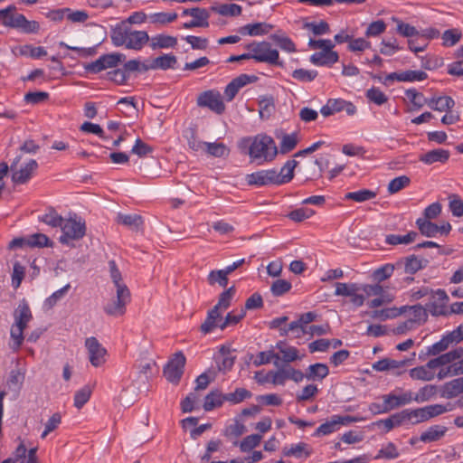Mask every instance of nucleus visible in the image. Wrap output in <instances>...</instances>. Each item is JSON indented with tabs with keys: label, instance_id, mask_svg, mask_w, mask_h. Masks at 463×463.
<instances>
[{
	"label": "nucleus",
	"instance_id": "1",
	"mask_svg": "<svg viewBox=\"0 0 463 463\" xmlns=\"http://www.w3.org/2000/svg\"><path fill=\"white\" fill-rule=\"evenodd\" d=\"M0 23L12 29L26 34L37 33L40 31V24L34 20H28L24 14L17 13L14 5L0 10Z\"/></svg>",
	"mask_w": 463,
	"mask_h": 463
},
{
	"label": "nucleus",
	"instance_id": "2",
	"mask_svg": "<svg viewBox=\"0 0 463 463\" xmlns=\"http://www.w3.org/2000/svg\"><path fill=\"white\" fill-rule=\"evenodd\" d=\"M277 155L278 148L271 137L266 134H259L254 137L249 147V156L252 160L270 162Z\"/></svg>",
	"mask_w": 463,
	"mask_h": 463
},
{
	"label": "nucleus",
	"instance_id": "3",
	"mask_svg": "<svg viewBox=\"0 0 463 463\" xmlns=\"http://www.w3.org/2000/svg\"><path fill=\"white\" fill-rule=\"evenodd\" d=\"M61 230L62 233L59 241L63 245H69L71 241H79L85 236V220L76 213H71L68 218H64Z\"/></svg>",
	"mask_w": 463,
	"mask_h": 463
},
{
	"label": "nucleus",
	"instance_id": "4",
	"mask_svg": "<svg viewBox=\"0 0 463 463\" xmlns=\"http://www.w3.org/2000/svg\"><path fill=\"white\" fill-rule=\"evenodd\" d=\"M292 180L291 169L288 168V174L278 176V172L275 169L260 170L247 175L246 181L249 185L264 186L269 184H283L289 183Z\"/></svg>",
	"mask_w": 463,
	"mask_h": 463
},
{
	"label": "nucleus",
	"instance_id": "5",
	"mask_svg": "<svg viewBox=\"0 0 463 463\" xmlns=\"http://www.w3.org/2000/svg\"><path fill=\"white\" fill-rule=\"evenodd\" d=\"M247 49L250 51L251 59L258 62L282 66V61H279V51L272 48L269 42L252 43L247 45Z\"/></svg>",
	"mask_w": 463,
	"mask_h": 463
},
{
	"label": "nucleus",
	"instance_id": "6",
	"mask_svg": "<svg viewBox=\"0 0 463 463\" xmlns=\"http://www.w3.org/2000/svg\"><path fill=\"white\" fill-rule=\"evenodd\" d=\"M131 300L130 291L128 287H118L115 299L107 303L103 310L110 317H121L126 313V306Z\"/></svg>",
	"mask_w": 463,
	"mask_h": 463
},
{
	"label": "nucleus",
	"instance_id": "7",
	"mask_svg": "<svg viewBox=\"0 0 463 463\" xmlns=\"http://www.w3.org/2000/svg\"><path fill=\"white\" fill-rule=\"evenodd\" d=\"M126 60V55L120 52H113L101 55L98 60L84 66L86 71L99 73L109 68H116Z\"/></svg>",
	"mask_w": 463,
	"mask_h": 463
},
{
	"label": "nucleus",
	"instance_id": "8",
	"mask_svg": "<svg viewBox=\"0 0 463 463\" xmlns=\"http://www.w3.org/2000/svg\"><path fill=\"white\" fill-rule=\"evenodd\" d=\"M186 358L182 351L176 352L164 367L165 377L173 383H178L183 373Z\"/></svg>",
	"mask_w": 463,
	"mask_h": 463
},
{
	"label": "nucleus",
	"instance_id": "9",
	"mask_svg": "<svg viewBox=\"0 0 463 463\" xmlns=\"http://www.w3.org/2000/svg\"><path fill=\"white\" fill-rule=\"evenodd\" d=\"M21 156H17L13 163L11 164V171L12 174V181L14 184H23L27 183L33 176V174L38 168V163L34 159H30L24 166H22L19 170H15L18 163L21 160Z\"/></svg>",
	"mask_w": 463,
	"mask_h": 463
},
{
	"label": "nucleus",
	"instance_id": "10",
	"mask_svg": "<svg viewBox=\"0 0 463 463\" xmlns=\"http://www.w3.org/2000/svg\"><path fill=\"white\" fill-rule=\"evenodd\" d=\"M197 105L202 108H208L219 115L225 110V105L220 92L213 90L202 92L197 98Z\"/></svg>",
	"mask_w": 463,
	"mask_h": 463
},
{
	"label": "nucleus",
	"instance_id": "11",
	"mask_svg": "<svg viewBox=\"0 0 463 463\" xmlns=\"http://www.w3.org/2000/svg\"><path fill=\"white\" fill-rule=\"evenodd\" d=\"M341 111H345L348 116H354L357 109L353 102L343 99H329L320 109V113L324 117H329Z\"/></svg>",
	"mask_w": 463,
	"mask_h": 463
},
{
	"label": "nucleus",
	"instance_id": "12",
	"mask_svg": "<svg viewBox=\"0 0 463 463\" xmlns=\"http://www.w3.org/2000/svg\"><path fill=\"white\" fill-rule=\"evenodd\" d=\"M416 225L420 234L429 238L437 237L438 234L447 236L451 231V225L448 222L438 225L427 219H417Z\"/></svg>",
	"mask_w": 463,
	"mask_h": 463
},
{
	"label": "nucleus",
	"instance_id": "13",
	"mask_svg": "<svg viewBox=\"0 0 463 463\" xmlns=\"http://www.w3.org/2000/svg\"><path fill=\"white\" fill-rule=\"evenodd\" d=\"M449 299V296L444 289L433 290L430 302L426 305L427 310L432 316H445L448 314L447 304Z\"/></svg>",
	"mask_w": 463,
	"mask_h": 463
},
{
	"label": "nucleus",
	"instance_id": "14",
	"mask_svg": "<svg viewBox=\"0 0 463 463\" xmlns=\"http://www.w3.org/2000/svg\"><path fill=\"white\" fill-rule=\"evenodd\" d=\"M85 347L88 350L90 362L93 366L99 367L106 362L107 350L96 337L86 338Z\"/></svg>",
	"mask_w": 463,
	"mask_h": 463
},
{
	"label": "nucleus",
	"instance_id": "15",
	"mask_svg": "<svg viewBox=\"0 0 463 463\" xmlns=\"http://www.w3.org/2000/svg\"><path fill=\"white\" fill-rule=\"evenodd\" d=\"M383 402H386L389 411H393L404 405L410 404L412 402V392L411 391L405 392L397 395L394 392L384 394L382 396Z\"/></svg>",
	"mask_w": 463,
	"mask_h": 463
},
{
	"label": "nucleus",
	"instance_id": "16",
	"mask_svg": "<svg viewBox=\"0 0 463 463\" xmlns=\"http://www.w3.org/2000/svg\"><path fill=\"white\" fill-rule=\"evenodd\" d=\"M193 19L183 24V28L192 29L194 27L207 28L209 26L210 13L205 8L194 7V13L191 14Z\"/></svg>",
	"mask_w": 463,
	"mask_h": 463
},
{
	"label": "nucleus",
	"instance_id": "17",
	"mask_svg": "<svg viewBox=\"0 0 463 463\" xmlns=\"http://www.w3.org/2000/svg\"><path fill=\"white\" fill-rule=\"evenodd\" d=\"M150 38L146 31L129 30L127 43L125 47L135 51H140Z\"/></svg>",
	"mask_w": 463,
	"mask_h": 463
},
{
	"label": "nucleus",
	"instance_id": "18",
	"mask_svg": "<svg viewBox=\"0 0 463 463\" xmlns=\"http://www.w3.org/2000/svg\"><path fill=\"white\" fill-rule=\"evenodd\" d=\"M222 322V312L217 310V307H213L207 312V317L200 326V331L207 335L213 332L215 328H220V324Z\"/></svg>",
	"mask_w": 463,
	"mask_h": 463
},
{
	"label": "nucleus",
	"instance_id": "19",
	"mask_svg": "<svg viewBox=\"0 0 463 463\" xmlns=\"http://www.w3.org/2000/svg\"><path fill=\"white\" fill-rule=\"evenodd\" d=\"M463 393V377L453 379L440 387V397L453 399Z\"/></svg>",
	"mask_w": 463,
	"mask_h": 463
},
{
	"label": "nucleus",
	"instance_id": "20",
	"mask_svg": "<svg viewBox=\"0 0 463 463\" xmlns=\"http://www.w3.org/2000/svg\"><path fill=\"white\" fill-rule=\"evenodd\" d=\"M14 325L21 326H27V324L32 320L33 315L26 299L23 298L17 307L14 311Z\"/></svg>",
	"mask_w": 463,
	"mask_h": 463
},
{
	"label": "nucleus",
	"instance_id": "21",
	"mask_svg": "<svg viewBox=\"0 0 463 463\" xmlns=\"http://www.w3.org/2000/svg\"><path fill=\"white\" fill-rule=\"evenodd\" d=\"M413 358L411 359H403V360H393L390 358H383L382 360L377 361L373 364V369L378 372H384L389 370H396L400 368H404L408 364H411L413 362Z\"/></svg>",
	"mask_w": 463,
	"mask_h": 463
},
{
	"label": "nucleus",
	"instance_id": "22",
	"mask_svg": "<svg viewBox=\"0 0 463 463\" xmlns=\"http://www.w3.org/2000/svg\"><path fill=\"white\" fill-rule=\"evenodd\" d=\"M450 153L449 150L443 148H437L430 150L425 154L420 156L419 160L426 165H432L434 163H446L449 158Z\"/></svg>",
	"mask_w": 463,
	"mask_h": 463
},
{
	"label": "nucleus",
	"instance_id": "23",
	"mask_svg": "<svg viewBox=\"0 0 463 463\" xmlns=\"http://www.w3.org/2000/svg\"><path fill=\"white\" fill-rule=\"evenodd\" d=\"M339 60V55L335 51L317 52L310 56V61L317 66H332Z\"/></svg>",
	"mask_w": 463,
	"mask_h": 463
},
{
	"label": "nucleus",
	"instance_id": "24",
	"mask_svg": "<svg viewBox=\"0 0 463 463\" xmlns=\"http://www.w3.org/2000/svg\"><path fill=\"white\" fill-rule=\"evenodd\" d=\"M273 29V25L265 22L248 24L239 28L242 35L258 36L268 34Z\"/></svg>",
	"mask_w": 463,
	"mask_h": 463
},
{
	"label": "nucleus",
	"instance_id": "25",
	"mask_svg": "<svg viewBox=\"0 0 463 463\" xmlns=\"http://www.w3.org/2000/svg\"><path fill=\"white\" fill-rule=\"evenodd\" d=\"M246 432V427L239 420L235 419L233 423L228 424L222 430V435L232 441L234 446L239 444L238 439Z\"/></svg>",
	"mask_w": 463,
	"mask_h": 463
},
{
	"label": "nucleus",
	"instance_id": "26",
	"mask_svg": "<svg viewBox=\"0 0 463 463\" xmlns=\"http://www.w3.org/2000/svg\"><path fill=\"white\" fill-rule=\"evenodd\" d=\"M448 431V428L442 425H432L423 431L420 440L424 443L435 442L441 439Z\"/></svg>",
	"mask_w": 463,
	"mask_h": 463
},
{
	"label": "nucleus",
	"instance_id": "27",
	"mask_svg": "<svg viewBox=\"0 0 463 463\" xmlns=\"http://www.w3.org/2000/svg\"><path fill=\"white\" fill-rule=\"evenodd\" d=\"M426 105L433 110L442 112L449 111L455 106V101L449 96H440L427 99Z\"/></svg>",
	"mask_w": 463,
	"mask_h": 463
},
{
	"label": "nucleus",
	"instance_id": "28",
	"mask_svg": "<svg viewBox=\"0 0 463 463\" xmlns=\"http://www.w3.org/2000/svg\"><path fill=\"white\" fill-rule=\"evenodd\" d=\"M329 374V368L326 364L317 363L310 364L306 370V379L321 382Z\"/></svg>",
	"mask_w": 463,
	"mask_h": 463
},
{
	"label": "nucleus",
	"instance_id": "29",
	"mask_svg": "<svg viewBox=\"0 0 463 463\" xmlns=\"http://www.w3.org/2000/svg\"><path fill=\"white\" fill-rule=\"evenodd\" d=\"M225 402V395L218 389L212 390L204 398L203 410L211 411L221 407Z\"/></svg>",
	"mask_w": 463,
	"mask_h": 463
},
{
	"label": "nucleus",
	"instance_id": "30",
	"mask_svg": "<svg viewBox=\"0 0 463 463\" xmlns=\"http://www.w3.org/2000/svg\"><path fill=\"white\" fill-rule=\"evenodd\" d=\"M176 45V37L166 34H157L152 37L150 43V47L152 48V50L175 48Z\"/></svg>",
	"mask_w": 463,
	"mask_h": 463
},
{
	"label": "nucleus",
	"instance_id": "31",
	"mask_svg": "<svg viewBox=\"0 0 463 463\" xmlns=\"http://www.w3.org/2000/svg\"><path fill=\"white\" fill-rule=\"evenodd\" d=\"M129 28L123 24H118L113 27L110 31V38L114 46H125L127 43Z\"/></svg>",
	"mask_w": 463,
	"mask_h": 463
},
{
	"label": "nucleus",
	"instance_id": "32",
	"mask_svg": "<svg viewBox=\"0 0 463 463\" xmlns=\"http://www.w3.org/2000/svg\"><path fill=\"white\" fill-rule=\"evenodd\" d=\"M402 266V261H397L395 265L387 263L380 268L376 269L373 274L372 278L373 281L380 283L387 279H389L392 274L396 267Z\"/></svg>",
	"mask_w": 463,
	"mask_h": 463
},
{
	"label": "nucleus",
	"instance_id": "33",
	"mask_svg": "<svg viewBox=\"0 0 463 463\" xmlns=\"http://www.w3.org/2000/svg\"><path fill=\"white\" fill-rule=\"evenodd\" d=\"M269 38L275 42L281 50L288 52H297V48L293 41L281 31L271 34Z\"/></svg>",
	"mask_w": 463,
	"mask_h": 463
},
{
	"label": "nucleus",
	"instance_id": "34",
	"mask_svg": "<svg viewBox=\"0 0 463 463\" xmlns=\"http://www.w3.org/2000/svg\"><path fill=\"white\" fill-rule=\"evenodd\" d=\"M407 310V306L397 307H388L381 310H374L372 312L371 317L375 319H381L383 321L392 319L399 317Z\"/></svg>",
	"mask_w": 463,
	"mask_h": 463
},
{
	"label": "nucleus",
	"instance_id": "35",
	"mask_svg": "<svg viewBox=\"0 0 463 463\" xmlns=\"http://www.w3.org/2000/svg\"><path fill=\"white\" fill-rule=\"evenodd\" d=\"M203 151L214 157H226L230 154V148L222 142H206Z\"/></svg>",
	"mask_w": 463,
	"mask_h": 463
},
{
	"label": "nucleus",
	"instance_id": "36",
	"mask_svg": "<svg viewBox=\"0 0 463 463\" xmlns=\"http://www.w3.org/2000/svg\"><path fill=\"white\" fill-rule=\"evenodd\" d=\"M220 354H222V358L221 362H218V371L226 373L232 368L236 360V356L232 355L231 354L230 348L224 345L220 348Z\"/></svg>",
	"mask_w": 463,
	"mask_h": 463
},
{
	"label": "nucleus",
	"instance_id": "37",
	"mask_svg": "<svg viewBox=\"0 0 463 463\" xmlns=\"http://www.w3.org/2000/svg\"><path fill=\"white\" fill-rule=\"evenodd\" d=\"M418 237V232L414 231L409 232L405 235L388 234L385 237V243L389 245L410 244Z\"/></svg>",
	"mask_w": 463,
	"mask_h": 463
},
{
	"label": "nucleus",
	"instance_id": "38",
	"mask_svg": "<svg viewBox=\"0 0 463 463\" xmlns=\"http://www.w3.org/2000/svg\"><path fill=\"white\" fill-rule=\"evenodd\" d=\"M39 221L44 222L45 224L52 227H61L64 218L59 214L54 208L50 207L47 209L46 213L39 217Z\"/></svg>",
	"mask_w": 463,
	"mask_h": 463
},
{
	"label": "nucleus",
	"instance_id": "39",
	"mask_svg": "<svg viewBox=\"0 0 463 463\" xmlns=\"http://www.w3.org/2000/svg\"><path fill=\"white\" fill-rule=\"evenodd\" d=\"M177 62V59L173 54H163L159 57H156L151 62L152 69H160V70H168L174 69Z\"/></svg>",
	"mask_w": 463,
	"mask_h": 463
},
{
	"label": "nucleus",
	"instance_id": "40",
	"mask_svg": "<svg viewBox=\"0 0 463 463\" xmlns=\"http://www.w3.org/2000/svg\"><path fill=\"white\" fill-rule=\"evenodd\" d=\"M437 391L438 388L436 385H425L421 387L415 395L412 394V401L418 403L429 402L436 396Z\"/></svg>",
	"mask_w": 463,
	"mask_h": 463
},
{
	"label": "nucleus",
	"instance_id": "41",
	"mask_svg": "<svg viewBox=\"0 0 463 463\" xmlns=\"http://www.w3.org/2000/svg\"><path fill=\"white\" fill-rule=\"evenodd\" d=\"M307 447H308L307 444H306L304 442H299L298 444L291 445L290 448H285L283 449V454L286 457L307 458L310 456V451L307 450Z\"/></svg>",
	"mask_w": 463,
	"mask_h": 463
},
{
	"label": "nucleus",
	"instance_id": "42",
	"mask_svg": "<svg viewBox=\"0 0 463 463\" xmlns=\"http://www.w3.org/2000/svg\"><path fill=\"white\" fill-rule=\"evenodd\" d=\"M117 222L132 230H139L143 225V219L138 214H121L119 213L117 217Z\"/></svg>",
	"mask_w": 463,
	"mask_h": 463
},
{
	"label": "nucleus",
	"instance_id": "43",
	"mask_svg": "<svg viewBox=\"0 0 463 463\" xmlns=\"http://www.w3.org/2000/svg\"><path fill=\"white\" fill-rule=\"evenodd\" d=\"M25 378V370L21 367H16L10 372L7 384L9 388L20 390L23 386Z\"/></svg>",
	"mask_w": 463,
	"mask_h": 463
},
{
	"label": "nucleus",
	"instance_id": "44",
	"mask_svg": "<svg viewBox=\"0 0 463 463\" xmlns=\"http://www.w3.org/2000/svg\"><path fill=\"white\" fill-rule=\"evenodd\" d=\"M235 287H230L229 288H227L226 290L220 294L218 302L213 307H217V310L222 313V311L226 310L231 306L232 300L235 296Z\"/></svg>",
	"mask_w": 463,
	"mask_h": 463
},
{
	"label": "nucleus",
	"instance_id": "45",
	"mask_svg": "<svg viewBox=\"0 0 463 463\" xmlns=\"http://www.w3.org/2000/svg\"><path fill=\"white\" fill-rule=\"evenodd\" d=\"M177 18V14L175 12L165 13H154L148 15V20L153 24L165 25L173 23Z\"/></svg>",
	"mask_w": 463,
	"mask_h": 463
},
{
	"label": "nucleus",
	"instance_id": "46",
	"mask_svg": "<svg viewBox=\"0 0 463 463\" xmlns=\"http://www.w3.org/2000/svg\"><path fill=\"white\" fill-rule=\"evenodd\" d=\"M211 9L223 16H238L242 12L241 6L237 4H222L219 6H212Z\"/></svg>",
	"mask_w": 463,
	"mask_h": 463
},
{
	"label": "nucleus",
	"instance_id": "47",
	"mask_svg": "<svg viewBox=\"0 0 463 463\" xmlns=\"http://www.w3.org/2000/svg\"><path fill=\"white\" fill-rule=\"evenodd\" d=\"M225 402L231 404H238L246 399H250L252 393L245 388H236L234 392L225 393Z\"/></svg>",
	"mask_w": 463,
	"mask_h": 463
},
{
	"label": "nucleus",
	"instance_id": "48",
	"mask_svg": "<svg viewBox=\"0 0 463 463\" xmlns=\"http://www.w3.org/2000/svg\"><path fill=\"white\" fill-rule=\"evenodd\" d=\"M274 359V365L279 367V361L280 359V355L278 353H275L273 350H269L267 352H260L257 355V358L254 360L253 364L255 366H260L262 364H268Z\"/></svg>",
	"mask_w": 463,
	"mask_h": 463
},
{
	"label": "nucleus",
	"instance_id": "49",
	"mask_svg": "<svg viewBox=\"0 0 463 463\" xmlns=\"http://www.w3.org/2000/svg\"><path fill=\"white\" fill-rule=\"evenodd\" d=\"M259 113L261 118H269L275 109L272 96H263L259 101Z\"/></svg>",
	"mask_w": 463,
	"mask_h": 463
},
{
	"label": "nucleus",
	"instance_id": "50",
	"mask_svg": "<svg viewBox=\"0 0 463 463\" xmlns=\"http://www.w3.org/2000/svg\"><path fill=\"white\" fill-rule=\"evenodd\" d=\"M184 137L190 149L194 152L203 151L206 142L198 139L194 128H188L184 133Z\"/></svg>",
	"mask_w": 463,
	"mask_h": 463
},
{
	"label": "nucleus",
	"instance_id": "51",
	"mask_svg": "<svg viewBox=\"0 0 463 463\" xmlns=\"http://www.w3.org/2000/svg\"><path fill=\"white\" fill-rule=\"evenodd\" d=\"M402 261V265L404 266V271L408 274L413 275L417 271L423 269L422 260L419 259L415 255H411L409 257H406Z\"/></svg>",
	"mask_w": 463,
	"mask_h": 463
},
{
	"label": "nucleus",
	"instance_id": "52",
	"mask_svg": "<svg viewBox=\"0 0 463 463\" xmlns=\"http://www.w3.org/2000/svg\"><path fill=\"white\" fill-rule=\"evenodd\" d=\"M229 274L225 269L212 270L207 277V281L211 286L218 283L222 288H226L229 282Z\"/></svg>",
	"mask_w": 463,
	"mask_h": 463
},
{
	"label": "nucleus",
	"instance_id": "53",
	"mask_svg": "<svg viewBox=\"0 0 463 463\" xmlns=\"http://www.w3.org/2000/svg\"><path fill=\"white\" fill-rule=\"evenodd\" d=\"M453 344L449 334L443 335V337L427 348L426 355H438L443 351L447 350L449 346Z\"/></svg>",
	"mask_w": 463,
	"mask_h": 463
},
{
	"label": "nucleus",
	"instance_id": "54",
	"mask_svg": "<svg viewBox=\"0 0 463 463\" xmlns=\"http://www.w3.org/2000/svg\"><path fill=\"white\" fill-rule=\"evenodd\" d=\"M408 424L417 425L427 420L423 407L416 409H405Z\"/></svg>",
	"mask_w": 463,
	"mask_h": 463
},
{
	"label": "nucleus",
	"instance_id": "55",
	"mask_svg": "<svg viewBox=\"0 0 463 463\" xmlns=\"http://www.w3.org/2000/svg\"><path fill=\"white\" fill-rule=\"evenodd\" d=\"M411 311V317L409 318L414 325L425 323L428 317L427 307L424 308L420 305L407 307Z\"/></svg>",
	"mask_w": 463,
	"mask_h": 463
},
{
	"label": "nucleus",
	"instance_id": "56",
	"mask_svg": "<svg viewBox=\"0 0 463 463\" xmlns=\"http://www.w3.org/2000/svg\"><path fill=\"white\" fill-rule=\"evenodd\" d=\"M376 196V193L368 189H362L355 192H349L345 195V199L353 200L354 202L362 203Z\"/></svg>",
	"mask_w": 463,
	"mask_h": 463
},
{
	"label": "nucleus",
	"instance_id": "57",
	"mask_svg": "<svg viewBox=\"0 0 463 463\" xmlns=\"http://www.w3.org/2000/svg\"><path fill=\"white\" fill-rule=\"evenodd\" d=\"M270 383L274 385H284L289 380V365L278 367L277 371H270Z\"/></svg>",
	"mask_w": 463,
	"mask_h": 463
},
{
	"label": "nucleus",
	"instance_id": "58",
	"mask_svg": "<svg viewBox=\"0 0 463 463\" xmlns=\"http://www.w3.org/2000/svg\"><path fill=\"white\" fill-rule=\"evenodd\" d=\"M410 376L413 380L431 381L435 374L426 365L417 366L410 370Z\"/></svg>",
	"mask_w": 463,
	"mask_h": 463
},
{
	"label": "nucleus",
	"instance_id": "59",
	"mask_svg": "<svg viewBox=\"0 0 463 463\" xmlns=\"http://www.w3.org/2000/svg\"><path fill=\"white\" fill-rule=\"evenodd\" d=\"M246 315L245 309H241L236 313L234 310L229 312L222 322L220 324V329L224 330L226 327L237 325Z\"/></svg>",
	"mask_w": 463,
	"mask_h": 463
},
{
	"label": "nucleus",
	"instance_id": "60",
	"mask_svg": "<svg viewBox=\"0 0 463 463\" xmlns=\"http://www.w3.org/2000/svg\"><path fill=\"white\" fill-rule=\"evenodd\" d=\"M261 439L262 437L260 434L246 436L239 444L240 449L242 452H249L260 445Z\"/></svg>",
	"mask_w": 463,
	"mask_h": 463
},
{
	"label": "nucleus",
	"instance_id": "61",
	"mask_svg": "<svg viewBox=\"0 0 463 463\" xmlns=\"http://www.w3.org/2000/svg\"><path fill=\"white\" fill-rule=\"evenodd\" d=\"M400 453L396 445L392 442H389L385 447L382 448L377 455L374 457V459H395L399 457Z\"/></svg>",
	"mask_w": 463,
	"mask_h": 463
},
{
	"label": "nucleus",
	"instance_id": "62",
	"mask_svg": "<svg viewBox=\"0 0 463 463\" xmlns=\"http://www.w3.org/2000/svg\"><path fill=\"white\" fill-rule=\"evenodd\" d=\"M29 248H43V247H50L52 245V242L50 239L43 233H34L28 235Z\"/></svg>",
	"mask_w": 463,
	"mask_h": 463
},
{
	"label": "nucleus",
	"instance_id": "63",
	"mask_svg": "<svg viewBox=\"0 0 463 463\" xmlns=\"http://www.w3.org/2000/svg\"><path fill=\"white\" fill-rule=\"evenodd\" d=\"M411 183V179L406 175H401L393 178L388 184V192L391 194H396L407 187Z\"/></svg>",
	"mask_w": 463,
	"mask_h": 463
},
{
	"label": "nucleus",
	"instance_id": "64",
	"mask_svg": "<svg viewBox=\"0 0 463 463\" xmlns=\"http://www.w3.org/2000/svg\"><path fill=\"white\" fill-rule=\"evenodd\" d=\"M365 97L369 99V101L378 106L384 104L388 100L387 96L379 88L376 87H372L371 89L367 90L365 92Z\"/></svg>",
	"mask_w": 463,
	"mask_h": 463
}]
</instances>
